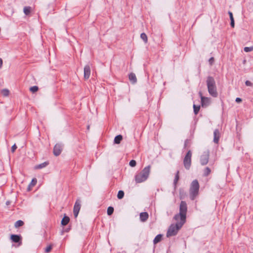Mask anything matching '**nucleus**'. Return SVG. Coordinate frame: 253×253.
Segmentation results:
<instances>
[{"label":"nucleus","instance_id":"f257e3e1","mask_svg":"<svg viewBox=\"0 0 253 253\" xmlns=\"http://www.w3.org/2000/svg\"><path fill=\"white\" fill-rule=\"evenodd\" d=\"M150 170L151 166H148L141 171L137 172L134 177L136 183H142L146 181L149 176Z\"/></svg>","mask_w":253,"mask_h":253},{"label":"nucleus","instance_id":"f03ea898","mask_svg":"<svg viewBox=\"0 0 253 253\" xmlns=\"http://www.w3.org/2000/svg\"><path fill=\"white\" fill-rule=\"evenodd\" d=\"M187 211V207L186 203L184 201H181L179 207V213L174 216V219L176 221H180L183 223H185L186 221Z\"/></svg>","mask_w":253,"mask_h":253},{"label":"nucleus","instance_id":"7ed1b4c3","mask_svg":"<svg viewBox=\"0 0 253 253\" xmlns=\"http://www.w3.org/2000/svg\"><path fill=\"white\" fill-rule=\"evenodd\" d=\"M207 83L209 93L213 97H216L217 93L214 79L211 77H208Z\"/></svg>","mask_w":253,"mask_h":253},{"label":"nucleus","instance_id":"20e7f679","mask_svg":"<svg viewBox=\"0 0 253 253\" xmlns=\"http://www.w3.org/2000/svg\"><path fill=\"white\" fill-rule=\"evenodd\" d=\"M184 223L181 221H176V224H172L169 228L167 233L168 237L175 235L179 229L182 226Z\"/></svg>","mask_w":253,"mask_h":253},{"label":"nucleus","instance_id":"39448f33","mask_svg":"<svg viewBox=\"0 0 253 253\" xmlns=\"http://www.w3.org/2000/svg\"><path fill=\"white\" fill-rule=\"evenodd\" d=\"M199 187L197 180H194L192 182L190 188V196L192 200H194L198 195Z\"/></svg>","mask_w":253,"mask_h":253},{"label":"nucleus","instance_id":"423d86ee","mask_svg":"<svg viewBox=\"0 0 253 253\" xmlns=\"http://www.w3.org/2000/svg\"><path fill=\"white\" fill-rule=\"evenodd\" d=\"M192 152L190 150L188 151L183 160V164L186 169H189L191 165Z\"/></svg>","mask_w":253,"mask_h":253},{"label":"nucleus","instance_id":"0eeeda50","mask_svg":"<svg viewBox=\"0 0 253 253\" xmlns=\"http://www.w3.org/2000/svg\"><path fill=\"white\" fill-rule=\"evenodd\" d=\"M210 153L209 151L205 152L200 158V162L201 165H206L208 163Z\"/></svg>","mask_w":253,"mask_h":253},{"label":"nucleus","instance_id":"6e6552de","mask_svg":"<svg viewBox=\"0 0 253 253\" xmlns=\"http://www.w3.org/2000/svg\"><path fill=\"white\" fill-rule=\"evenodd\" d=\"M81 209V202L79 200L76 201L74 207V214L75 217L78 215Z\"/></svg>","mask_w":253,"mask_h":253},{"label":"nucleus","instance_id":"1a4fd4ad","mask_svg":"<svg viewBox=\"0 0 253 253\" xmlns=\"http://www.w3.org/2000/svg\"><path fill=\"white\" fill-rule=\"evenodd\" d=\"M62 150V146L60 144H57L53 148V154L55 156H59Z\"/></svg>","mask_w":253,"mask_h":253},{"label":"nucleus","instance_id":"9d476101","mask_svg":"<svg viewBox=\"0 0 253 253\" xmlns=\"http://www.w3.org/2000/svg\"><path fill=\"white\" fill-rule=\"evenodd\" d=\"M10 239L13 242L18 243L19 245H21L22 244L21 237L20 235L12 234L10 236Z\"/></svg>","mask_w":253,"mask_h":253},{"label":"nucleus","instance_id":"9b49d317","mask_svg":"<svg viewBox=\"0 0 253 253\" xmlns=\"http://www.w3.org/2000/svg\"><path fill=\"white\" fill-rule=\"evenodd\" d=\"M200 95L201 99V103L202 106H207L210 104V99L208 97H205L202 96V94L200 92Z\"/></svg>","mask_w":253,"mask_h":253},{"label":"nucleus","instance_id":"f8f14e48","mask_svg":"<svg viewBox=\"0 0 253 253\" xmlns=\"http://www.w3.org/2000/svg\"><path fill=\"white\" fill-rule=\"evenodd\" d=\"M90 75V68L89 66L86 65L84 68V78L86 80L88 79Z\"/></svg>","mask_w":253,"mask_h":253},{"label":"nucleus","instance_id":"ddd939ff","mask_svg":"<svg viewBox=\"0 0 253 253\" xmlns=\"http://www.w3.org/2000/svg\"><path fill=\"white\" fill-rule=\"evenodd\" d=\"M214 139L213 141L214 143L217 144L220 138V132L218 129H215L214 131Z\"/></svg>","mask_w":253,"mask_h":253},{"label":"nucleus","instance_id":"4468645a","mask_svg":"<svg viewBox=\"0 0 253 253\" xmlns=\"http://www.w3.org/2000/svg\"><path fill=\"white\" fill-rule=\"evenodd\" d=\"M149 217V214L146 212H141L140 214V219L142 222H145Z\"/></svg>","mask_w":253,"mask_h":253},{"label":"nucleus","instance_id":"2eb2a0df","mask_svg":"<svg viewBox=\"0 0 253 253\" xmlns=\"http://www.w3.org/2000/svg\"><path fill=\"white\" fill-rule=\"evenodd\" d=\"M48 164H49L48 162H44V163H43L42 164H41L40 165H36V166H35L34 169H42L43 168H45Z\"/></svg>","mask_w":253,"mask_h":253},{"label":"nucleus","instance_id":"dca6fc26","mask_svg":"<svg viewBox=\"0 0 253 253\" xmlns=\"http://www.w3.org/2000/svg\"><path fill=\"white\" fill-rule=\"evenodd\" d=\"M128 78L130 81H131L133 84L135 83L137 81L135 75L133 73H131L129 75Z\"/></svg>","mask_w":253,"mask_h":253},{"label":"nucleus","instance_id":"f3484780","mask_svg":"<svg viewBox=\"0 0 253 253\" xmlns=\"http://www.w3.org/2000/svg\"><path fill=\"white\" fill-rule=\"evenodd\" d=\"M70 221V218L68 216H64L61 221V224L63 226H65L68 224Z\"/></svg>","mask_w":253,"mask_h":253},{"label":"nucleus","instance_id":"a211bd4d","mask_svg":"<svg viewBox=\"0 0 253 253\" xmlns=\"http://www.w3.org/2000/svg\"><path fill=\"white\" fill-rule=\"evenodd\" d=\"M123 139V137L121 135H117L114 139V142L116 144H120Z\"/></svg>","mask_w":253,"mask_h":253},{"label":"nucleus","instance_id":"6ab92c4d","mask_svg":"<svg viewBox=\"0 0 253 253\" xmlns=\"http://www.w3.org/2000/svg\"><path fill=\"white\" fill-rule=\"evenodd\" d=\"M162 239V236L161 234L158 235L156 236V237L155 238L153 242L154 244H156L160 242Z\"/></svg>","mask_w":253,"mask_h":253},{"label":"nucleus","instance_id":"aec40b11","mask_svg":"<svg viewBox=\"0 0 253 253\" xmlns=\"http://www.w3.org/2000/svg\"><path fill=\"white\" fill-rule=\"evenodd\" d=\"M179 171H177L175 175V178H174V181H173V183H174V185L175 186H176V184L179 180Z\"/></svg>","mask_w":253,"mask_h":253},{"label":"nucleus","instance_id":"412c9836","mask_svg":"<svg viewBox=\"0 0 253 253\" xmlns=\"http://www.w3.org/2000/svg\"><path fill=\"white\" fill-rule=\"evenodd\" d=\"M1 95L4 97L7 96L9 95V91L7 89H3L0 92Z\"/></svg>","mask_w":253,"mask_h":253},{"label":"nucleus","instance_id":"4be33fe9","mask_svg":"<svg viewBox=\"0 0 253 253\" xmlns=\"http://www.w3.org/2000/svg\"><path fill=\"white\" fill-rule=\"evenodd\" d=\"M31 11V7L30 6H26L24 8V12L26 15H29Z\"/></svg>","mask_w":253,"mask_h":253},{"label":"nucleus","instance_id":"5701e85b","mask_svg":"<svg viewBox=\"0 0 253 253\" xmlns=\"http://www.w3.org/2000/svg\"><path fill=\"white\" fill-rule=\"evenodd\" d=\"M24 225V222L22 220H18L16 221L15 223V227L16 228H18L19 227H21Z\"/></svg>","mask_w":253,"mask_h":253},{"label":"nucleus","instance_id":"b1692460","mask_svg":"<svg viewBox=\"0 0 253 253\" xmlns=\"http://www.w3.org/2000/svg\"><path fill=\"white\" fill-rule=\"evenodd\" d=\"M211 172V169L207 167L204 169V175L205 176H207L210 174Z\"/></svg>","mask_w":253,"mask_h":253},{"label":"nucleus","instance_id":"393cba45","mask_svg":"<svg viewBox=\"0 0 253 253\" xmlns=\"http://www.w3.org/2000/svg\"><path fill=\"white\" fill-rule=\"evenodd\" d=\"M37 183V180L36 178H33L32 181L31 182L29 187H34Z\"/></svg>","mask_w":253,"mask_h":253},{"label":"nucleus","instance_id":"a878e982","mask_svg":"<svg viewBox=\"0 0 253 253\" xmlns=\"http://www.w3.org/2000/svg\"><path fill=\"white\" fill-rule=\"evenodd\" d=\"M140 37L145 43L147 42V36L145 33H142L140 35Z\"/></svg>","mask_w":253,"mask_h":253},{"label":"nucleus","instance_id":"bb28decb","mask_svg":"<svg viewBox=\"0 0 253 253\" xmlns=\"http://www.w3.org/2000/svg\"><path fill=\"white\" fill-rule=\"evenodd\" d=\"M39 89V88L37 86H33L30 88V90L32 93H35L37 92Z\"/></svg>","mask_w":253,"mask_h":253},{"label":"nucleus","instance_id":"cd10ccee","mask_svg":"<svg viewBox=\"0 0 253 253\" xmlns=\"http://www.w3.org/2000/svg\"><path fill=\"white\" fill-rule=\"evenodd\" d=\"M193 108H194V113L197 115L199 110H200V106H196L195 105H194L193 106Z\"/></svg>","mask_w":253,"mask_h":253},{"label":"nucleus","instance_id":"c85d7f7f","mask_svg":"<svg viewBox=\"0 0 253 253\" xmlns=\"http://www.w3.org/2000/svg\"><path fill=\"white\" fill-rule=\"evenodd\" d=\"M124 196V192L123 191H119L118 192V195H117V197L118 199H121L123 198V197Z\"/></svg>","mask_w":253,"mask_h":253},{"label":"nucleus","instance_id":"c756f323","mask_svg":"<svg viewBox=\"0 0 253 253\" xmlns=\"http://www.w3.org/2000/svg\"><path fill=\"white\" fill-rule=\"evenodd\" d=\"M114 211V208L112 207H109L107 209V214L111 215Z\"/></svg>","mask_w":253,"mask_h":253},{"label":"nucleus","instance_id":"7c9ffc66","mask_svg":"<svg viewBox=\"0 0 253 253\" xmlns=\"http://www.w3.org/2000/svg\"><path fill=\"white\" fill-rule=\"evenodd\" d=\"M244 51L246 52H250L253 50V46L245 47L244 49Z\"/></svg>","mask_w":253,"mask_h":253},{"label":"nucleus","instance_id":"2f4dec72","mask_svg":"<svg viewBox=\"0 0 253 253\" xmlns=\"http://www.w3.org/2000/svg\"><path fill=\"white\" fill-rule=\"evenodd\" d=\"M52 246L49 245L46 248V249L45 250V252L47 253H48L51 251V250H52Z\"/></svg>","mask_w":253,"mask_h":253},{"label":"nucleus","instance_id":"473e14b6","mask_svg":"<svg viewBox=\"0 0 253 253\" xmlns=\"http://www.w3.org/2000/svg\"><path fill=\"white\" fill-rule=\"evenodd\" d=\"M136 161L135 160H131L129 162V165L132 167H134L136 166Z\"/></svg>","mask_w":253,"mask_h":253},{"label":"nucleus","instance_id":"72a5a7b5","mask_svg":"<svg viewBox=\"0 0 253 253\" xmlns=\"http://www.w3.org/2000/svg\"><path fill=\"white\" fill-rule=\"evenodd\" d=\"M231 20V26L232 28L234 27L235 23H234V20L233 17H232L231 18H230Z\"/></svg>","mask_w":253,"mask_h":253},{"label":"nucleus","instance_id":"f704fd0d","mask_svg":"<svg viewBox=\"0 0 253 253\" xmlns=\"http://www.w3.org/2000/svg\"><path fill=\"white\" fill-rule=\"evenodd\" d=\"M17 149V146L16 144L13 145L11 147V151L13 153L15 152L16 149Z\"/></svg>","mask_w":253,"mask_h":253},{"label":"nucleus","instance_id":"c9c22d12","mask_svg":"<svg viewBox=\"0 0 253 253\" xmlns=\"http://www.w3.org/2000/svg\"><path fill=\"white\" fill-rule=\"evenodd\" d=\"M245 84L247 86H252L253 85V84L249 81H247L246 82H245Z\"/></svg>","mask_w":253,"mask_h":253},{"label":"nucleus","instance_id":"e433bc0d","mask_svg":"<svg viewBox=\"0 0 253 253\" xmlns=\"http://www.w3.org/2000/svg\"><path fill=\"white\" fill-rule=\"evenodd\" d=\"M214 61V58L213 57H211L210 60H209V62L210 63L211 65L213 63V62Z\"/></svg>","mask_w":253,"mask_h":253},{"label":"nucleus","instance_id":"4c0bfd02","mask_svg":"<svg viewBox=\"0 0 253 253\" xmlns=\"http://www.w3.org/2000/svg\"><path fill=\"white\" fill-rule=\"evenodd\" d=\"M236 101L237 103H240V102H241L242 101V99L240 98H237L236 99Z\"/></svg>","mask_w":253,"mask_h":253},{"label":"nucleus","instance_id":"58836bf2","mask_svg":"<svg viewBox=\"0 0 253 253\" xmlns=\"http://www.w3.org/2000/svg\"><path fill=\"white\" fill-rule=\"evenodd\" d=\"M2 64H3L2 60V59L0 58V68H1L2 67Z\"/></svg>","mask_w":253,"mask_h":253},{"label":"nucleus","instance_id":"ea45409f","mask_svg":"<svg viewBox=\"0 0 253 253\" xmlns=\"http://www.w3.org/2000/svg\"><path fill=\"white\" fill-rule=\"evenodd\" d=\"M229 14L230 18H231L232 17H233L232 13L231 12L229 11Z\"/></svg>","mask_w":253,"mask_h":253}]
</instances>
